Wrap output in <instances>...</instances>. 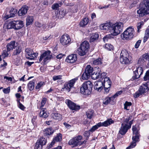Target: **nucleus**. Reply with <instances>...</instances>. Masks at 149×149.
Masks as SVG:
<instances>
[{
  "label": "nucleus",
  "mask_w": 149,
  "mask_h": 149,
  "mask_svg": "<svg viewBox=\"0 0 149 149\" xmlns=\"http://www.w3.org/2000/svg\"><path fill=\"white\" fill-rule=\"evenodd\" d=\"M62 3L61 2L59 3H55L53 4L52 6V8L53 10H57L59 7H60L62 5Z\"/></svg>",
  "instance_id": "obj_37"
},
{
  "label": "nucleus",
  "mask_w": 149,
  "mask_h": 149,
  "mask_svg": "<svg viewBox=\"0 0 149 149\" xmlns=\"http://www.w3.org/2000/svg\"><path fill=\"white\" fill-rule=\"evenodd\" d=\"M26 54L29 56H32L33 55V50L30 48H27L25 50Z\"/></svg>",
  "instance_id": "obj_38"
},
{
  "label": "nucleus",
  "mask_w": 149,
  "mask_h": 149,
  "mask_svg": "<svg viewBox=\"0 0 149 149\" xmlns=\"http://www.w3.org/2000/svg\"><path fill=\"white\" fill-rule=\"evenodd\" d=\"M89 19L87 18H84L80 22L79 25L82 27H84L87 25Z\"/></svg>",
  "instance_id": "obj_27"
},
{
  "label": "nucleus",
  "mask_w": 149,
  "mask_h": 149,
  "mask_svg": "<svg viewBox=\"0 0 149 149\" xmlns=\"http://www.w3.org/2000/svg\"><path fill=\"white\" fill-rule=\"evenodd\" d=\"M130 56L127 52L125 49L123 50L120 53V61L122 64L129 63L131 61Z\"/></svg>",
  "instance_id": "obj_5"
},
{
  "label": "nucleus",
  "mask_w": 149,
  "mask_h": 149,
  "mask_svg": "<svg viewBox=\"0 0 149 149\" xmlns=\"http://www.w3.org/2000/svg\"><path fill=\"white\" fill-rule=\"evenodd\" d=\"M42 146L37 142L34 147L35 149H42Z\"/></svg>",
  "instance_id": "obj_48"
},
{
  "label": "nucleus",
  "mask_w": 149,
  "mask_h": 149,
  "mask_svg": "<svg viewBox=\"0 0 149 149\" xmlns=\"http://www.w3.org/2000/svg\"><path fill=\"white\" fill-rule=\"evenodd\" d=\"M29 8L28 6H24L19 10L18 14L19 16H22L25 15L27 12Z\"/></svg>",
  "instance_id": "obj_19"
},
{
  "label": "nucleus",
  "mask_w": 149,
  "mask_h": 149,
  "mask_svg": "<svg viewBox=\"0 0 149 149\" xmlns=\"http://www.w3.org/2000/svg\"><path fill=\"white\" fill-rule=\"evenodd\" d=\"M40 116L45 118H47L48 116V114L46 112V110L45 109L42 108L40 112Z\"/></svg>",
  "instance_id": "obj_25"
},
{
  "label": "nucleus",
  "mask_w": 149,
  "mask_h": 149,
  "mask_svg": "<svg viewBox=\"0 0 149 149\" xmlns=\"http://www.w3.org/2000/svg\"><path fill=\"white\" fill-rule=\"evenodd\" d=\"M87 51L85 49H83L82 48L79 47L78 49L77 53L79 55L81 56H83L86 54Z\"/></svg>",
  "instance_id": "obj_30"
},
{
  "label": "nucleus",
  "mask_w": 149,
  "mask_h": 149,
  "mask_svg": "<svg viewBox=\"0 0 149 149\" xmlns=\"http://www.w3.org/2000/svg\"><path fill=\"white\" fill-rule=\"evenodd\" d=\"M98 37L99 35L98 34H93L90 38V42H92L98 39Z\"/></svg>",
  "instance_id": "obj_32"
},
{
  "label": "nucleus",
  "mask_w": 149,
  "mask_h": 149,
  "mask_svg": "<svg viewBox=\"0 0 149 149\" xmlns=\"http://www.w3.org/2000/svg\"><path fill=\"white\" fill-rule=\"evenodd\" d=\"M66 103L69 108L72 110H78L80 109V106L77 105L74 103L68 100H66Z\"/></svg>",
  "instance_id": "obj_14"
},
{
  "label": "nucleus",
  "mask_w": 149,
  "mask_h": 149,
  "mask_svg": "<svg viewBox=\"0 0 149 149\" xmlns=\"http://www.w3.org/2000/svg\"><path fill=\"white\" fill-rule=\"evenodd\" d=\"M147 87L144 84L140 86L138 90L134 95V97L136 98L141 95L148 91Z\"/></svg>",
  "instance_id": "obj_9"
},
{
  "label": "nucleus",
  "mask_w": 149,
  "mask_h": 149,
  "mask_svg": "<svg viewBox=\"0 0 149 149\" xmlns=\"http://www.w3.org/2000/svg\"><path fill=\"white\" fill-rule=\"evenodd\" d=\"M102 63L101 59L100 58H98L93 61V64L95 65H100Z\"/></svg>",
  "instance_id": "obj_42"
},
{
  "label": "nucleus",
  "mask_w": 149,
  "mask_h": 149,
  "mask_svg": "<svg viewBox=\"0 0 149 149\" xmlns=\"http://www.w3.org/2000/svg\"><path fill=\"white\" fill-rule=\"evenodd\" d=\"M93 110L89 111L86 112V115L88 118L91 119L93 116Z\"/></svg>",
  "instance_id": "obj_41"
},
{
  "label": "nucleus",
  "mask_w": 149,
  "mask_h": 149,
  "mask_svg": "<svg viewBox=\"0 0 149 149\" xmlns=\"http://www.w3.org/2000/svg\"><path fill=\"white\" fill-rule=\"evenodd\" d=\"M85 72L90 76L93 73V67H91L90 65H88L86 67Z\"/></svg>",
  "instance_id": "obj_24"
},
{
  "label": "nucleus",
  "mask_w": 149,
  "mask_h": 149,
  "mask_svg": "<svg viewBox=\"0 0 149 149\" xmlns=\"http://www.w3.org/2000/svg\"><path fill=\"white\" fill-rule=\"evenodd\" d=\"M89 44L87 41H84L81 44L80 47L82 48L83 49H85L87 51L89 49Z\"/></svg>",
  "instance_id": "obj_23"
},
{
  "label": "nucleus",
  "mask_w": 149,
  "mask_h": 149,
  "mask_svg": "<svg viewBox=\"0 0 149 149\" xmlns=\"http://www.w3.org/2000/svg\"><path fill=\"white\" fill-rule=\"evenodd\" d=\"M54 132L52 128H47L44 130V134L45 136H47L52 134Z\"/></svg>",
  "instance_id": "obj_26"
},
{
  "label": "nucleus",
  "mask_w": 149,
  "mask_h": 149,
  "mask_svg": "<svg viewBox=\"0 0 149 149\" xmlns=\"http://www.w3.org/2000/svg\"><path fill=\"white\" fill-rule=\"evenodd\" d=\"M123 26V24L122 22H117L114 24L111 23L110 32L111 34L107 35L103 38L104 42L107 41L109 39L112 38V36H116L122 32Z\"/></svg>",
  "instance_id": "obj_1"
},
{
  "label": "nucleus",
  "mask_w": 149,
  "mask_h": 149,
  "mask_svg": "<svg viewBox=\"0 0 149 149\" xmlns=\"http://www.w3.org/2000/svg\"><path fill=\"white\" fill-rule=\"evenodd\" d=\"M37 142L43 146L46 144L47 140L44 138L41 137L38 140Z\"/></svg>",
  "instance_id": "obj_36"
},
{
  "label": "nucleus",
  "mask_w": 149,
  "mask_h": 149,
  "mask_svg": "<svg viewBox=\"0 0 149 149\" xmlns=\"http://www.w3.org/2000/svg\"><path fill=\"white\" fill-rule=\"evenodd\" d=\"M21 51V49L20 47H18L17 49H16V50L14 51L13 52V54L14 55H17L19 54Z\"/></svg>",
  "instance_id": "obj_54"
},
{
  "label": "nucleus",
  "mask_w": 149,
  "mask_h": 149,
  "mask_svg": "<svg viewBox=\"0 0 149 149\" xmlns=\"http://www.w3.org/2000/svg\"><path fill=\"white\" fill-rule=\"evenodd\" d=\"M62 76L61 75H55L53 77V79L54 81H56L58 79H62Z\"/></svg>",
  "instance_id": "obj_57"
},
{
  "label": "nucleus",
  "mask_w": 149,
  "mask_h": 149,
  "mask_svg": "<svg viewBox=\"0 0 149 149\" xmlns=\"http://www.w3.org/2000/svg\"><path fill=\"white\" fill-rule=\"evenodd\" d=\"M43 82H40L39 83H38L36 87V89H38L40 88L42 86V85Z\"/></svg>",
  "instance_id": "obj_62"
},
{
  "label": "nucleus",
  "mask_w": 149,
  "mask_h": 149,
  "mask_svg": "<svg viewBox=\"0 0 149 149\" xmlns=\"http://www.w3.org/2000/svg\"><path fill=\"white\" fill-rule=\"evenodd\" d=\"M77 80V78H74L70 80L68 82L65 83L63 88L65 89L68 92L70 91V89L73 86L75 82Z\"/></svg>",
  "instance_id": "obj_13"
},
{
  "label": "nucleus",
  "mask_w": 149,
  "mask_h": 149,
  "mask_svg": "<svg viewBox=\"0 0 149 149\" xmlns=\"http://www.w3.org/2000/svg\"><path fill=\"white\" fill-rule=\"evenodd\" d=\"M35 80H33L32 81H29L28 84V87L30 91L33 90L34 87Z\"/></svg>",
  "instance_id": "obj_35"
},
{
  "label": "nucleus",
  "mask_w": 149,
  "mask_h": 149,
  "mask_svg": "<svg viewBox=\"0 0 149 149\" xmlns=\"http://www.w3.org/2000/svg\"><path fill=\"white\" fill-rule=\"evenodd\" d=\"M24 26L23 21L21 20H14L10 22L6 25L8 29H13L15 30H18Z\"/></svg>",
  "instance_id": "obj_3"
},
{
  "label": "nucleus",
  "mask_w": 149,
  "mask_h": 149,
  "mask_svg": "<svg viewBox=\"0 0 149 149\" xmlns=\"http://www.w3.org/2000/svg\"><path fill=\"white\" fill-rule=\"evenodd\" d=\"M144 23L142 21L140 22L139 23L137 24V32H139L140 31V29L141 28V27L143 25Z\"/></svg>",
  "instance_id": "obj_50"
},
{
  "label": "nucleus",
  "mask_w": 149,
  "mask_h": 149,
  "mask_svg": "<svg viewBox=\"0 0 149 149\" xmlns=\"http://www.w3.org/2000/svg\"><path fill=\"white\" fill-rule=\"evenodd\" d=\"M111 23L107 22L101 24L99 26L100 29L102 30L110 31Z\"/></svg>",
  "instance_id": "obj_15"
},
{
  "label": "nucleus",
  "mask_w": 149,
  "mask_h": 149,
  "mask_svg": "<svg viewBox=\"0 0 149 149\" xmlns=\"http://www.w3.org/2000/svg\"><path fill=\"white\" fill-rule=\"evenodd\" d=\"M100 126H99L98 123L94 126H93L91 129L89 130V131L92 132L94 131L95 130L97 129Z\"/></svg>",
  "instance_id": "obj_49"
},
{
  "label": "nucleus",
  "mask_w": 149,
  "mask_h": 149,
  "mask_svg": "<svg viewBox=\"0 0 149 149\" xmlns=\"http://www.w3.org/2000/svg\"><path fill=\"white\" fill-rule=\"evenodd\" d=\"M132 130L133 134L135 135L132 136V141L136 142L139 141V137L140 136L138 129L135 125L133 126L132 128Z\"/></svg>",
  "instance_id": "obj_11"
},
{
  "label": "nucleus",
  "mask_w": 149,
  "mask_h": 149,
  "mask_svg": "<svg viewBox=\"0 0 149 149\" xmlns=\"http://www.w3.org/2000/svg\"><path fill=\"white\" fill-rule=\"evenodd\" d=\"M132 105V103L130 102H128L126 101L125 103L124 104V109L127 110H129V109H128L127 108L130 106Z\"/></svg>",
  "instance_id": "obj_43"
},
{
  "label": "nucleus",
  "mask_w": 149,
  "mask_h": 149,
  "mask_svg": "<svg viewBox=\"0 0 149 149\" xmlns=\"http://www.w3.org/2000/svg\"><path fill=\"white\" fill-rule=\"evenodd\" d=\"M46 101V99L44 98L42 100L41 103V107H43L45 104Z\"/></svg>",
  "instance_id": "obj_63"
},
{
  "label": "nucleus",
  "mask_w": 149,
  "mask_h": 149,
  "mask_svg": "<svg viewBox=\"0 0 149 149\" xmlns=\"http://www.w3.org/2000/svg\"><path fill=\"white\" fill-rule=\"evenodd\" d=\"M35 25L36 27L41 28V29L43 30L47 29V27L46 24H43L38 22H37L36 23Z\"/></svg>",
  "instance_id": "obj_31"
},
{
  "label": "nucleus",
  "mask_w": 149,
  "mask_h": 149,
  "mask_svg": "<svg viewBox=\"0 0 149 149\" xmlns=\"http://www.w3.org/2000/svg\"><path fill=\"white\" fill-rule=\"evenodd\" d=\"M62 140V134L59 133L57 134L56 136L53 138V140L55 142H56L60 141Z\"/></svg>",
  "instance_id": "obj_39"
},
{
  "label": "nucleus",
  "mask_w": 149,
  "mask_h": 149,
  "mask_svg": "<svg viewBox=\"0 0 149 149\" xmlns=\"http://www.w3.org/2000/svg\"><path fill=\"white\" fill-rule=\"evenodd\" d=\"M67 13V11L65 9H61L58 14V16L59 18H61L64 17Z\"/></svg>",
  "instance_id": "obj_28"
},
{
  "label": "nucleus",
  "mask_w": 149,
  "mask_h": 149,
  "mask_svg": "<svg viewBox=\"0 0 149 149\" xmlns=\"http://www.w3.org/2000/svg\"><path fill=\"white\" fill-rule=\"evenodd\" d=\"M38 53H33V55L32 56H30V57H26V58L30 60H32L34 59L35 57H36L38 55Z\"/></svg>",
  "instance_id": "obj_53"
},
{
  "label": "nucleus",
  "mask_w": 149,
  "mask_h": 149,
  "mask_svg": "<svg viewBox=\"0 0 149 149\" xmlns=\"http://www.w3.org/2000/svg\"><path fill=\"white\" fill-rule=\"evenodd\" d=\"M55 142L53 141V140L52 141L51 143L49 145L47 146V148L48 149H49L52 147L54 145Z\"/></svg>",
  "instance_id": "obj_64"
},
{
  "label": "nucleus",
  "mask_w": 149,
  "mask_h": 149,
  "mask_svg": "<svg viewBox=\"0 0 149 149\" xmlns=\"http://www.w3.org/2000/svg\"><path fill=\"white\" fill-rule=\"evenodd\" d=\"M140 17L149 14V0H146L144 2V6L140 8L137 11Z\"/></svg>",
  "instance_id": "obj_6"
},
{
  "label": "nucleus",
  "mask_w": 149,
  "mask_h": 149,
  "mask_svg": "<svg viewBox=\"0 0 149 149\" xmlns=\"http://www.w3.org/2000/svg\"><path fill=\"white\" fill-rule=\"evenodd\" d=\"M93 84L90 81H88L84 82L80 88V93L84 95H90L92 91Z\"/></svg>",
  "instance_id": "obj_2"
},
{
  "label": "nucleus",
  "mask_w": 149,
  "mask_h": 149,
  "mask_svg": "<svg viewBox=\"0 0 149 149\" xmlns=\"http://www.w3.org/2000/svg\"><path fill=\"white\" fill-rule=\"evenodd\" d=\"M145 62L144 59L143 58L142 56L140 57L138 61V64L139 65H141L142 64H143Z\"/></svg>",
  "instance_id": "obj_46"
},
{
  "label": "nucleus",
  "mask_w": 149,
  "mask_h": 149,
  "mask_svg": "<svg viewBox=\"0 0 149 149\" xmlns=\"http://www.w3.org/2000/svg\"><path fill=\"white\" fill-rule=\"evenodd\" d=\"M114 99L113 96L106 98L103 102V104L105 105H107L111 101H113Z\"/></svg>",
  "instance_id": "obj_33"
},
{
  "label": "nucleus",
  "mask_w": 149,
  "mask_h": 149,
  "mask_svg": "<svg viewBox=\"0 0 149 149\" xmlns=\"http://www.w3.org/2000/svg\"><path fill=\"white\" fill-rule=\"evenodd\" d=\"M143 70L142 67H138L136 68V70L134 71V75L132 79L134 80L139 78L141 74H143Z\"/></svg>",
  "instance_id": "obj_12"
},
{
  "label": "nucleus",
  "mask_w": 149,
  "mask_h": 149,
  "mask_svg": "<svg viewBox=\"0 0 149 149\" xmlns=\"http://www.w3.org/2000/svg\"><path fill=\"white\" fill-rule=\"evenodd\" d=\"M123 93V91H120L117 92L114 95H113V98L114 99L116 97L118 96L119 95H120L121 94Z\"/></svg>",
  "instance_id": "obj_59"
},
{
  "label": "nucleus",
  "mask_w": 149,
  "mask_h": 149,
  "mask_svg": "<svg viewBox=\"0 0 149 149\" xmlns=\"http://www.w3.org/2000/svg\"><path fill=\"white\" fill-rule=\"evenodd\" d=\"M82 139V136L81 135L76 136L71 139L69 141L68 144L69 145L72 146L73 147L80 146L83 144L85 142H86L85 141H81Z\"/></svg>",
  "instance_id": "obj_7"
},
{
  "label": "nucleus",
  "mask_w": 149,
  "mask_h": 149,
  "mask_svg": "<svg viewBox=\"0 0 149 149\" xmlns=\"http://www.w3.org/2000/svg\"><path fill=\"white\" fill-rule=\"evenodd\" d=\"M142 57L145 62L146 61H149V54L146 53L143 55Z\"/></svg>",
  "instance_id": "obj_45"
},
{
  "label": "nucleus",
  "mask_w": 149,
  "mask_h": 149,
  "mask_svg": "<svg viewBox=\"0 0 149 149\" xmlns=\"http://www.w3.org/2000/svg\"><path fill=\"white\" fill-rule=\"evenodd\" d=\"M90 76L85 72L82 75L81 77L83 79L86 80L88 79Z\"/></svg>",
  "instance_id": "obj_44"
},
{
  "label": "nucleus",
  "mask_w": 149,
  "mask_h": 149,
  "mask_svg": "<svg viewBox=\"0 0 149 149\" xmlns=\"http://www.w3.org/2000/svg\"><path fill=\"white\" fill-rule=\"evenodd\" d=\"M3 92L7 94L9 93L10 91V87H8L7 88H4L3 90Z\"/></svg>",
  "instance_id": "obj_58"
},
{
  "label": "nucleus",
  "mask_w": 149,
  "mask_h": 149,
  "mask_svg": "<svg viewBox=\"0 0 149 149\" xmlns=\"http://www.w3.org/2000/svg\"><path fill=\"white\" fill-rule=\"evenodd\" d=\"M134 32V30L133 27H129L127 28L121 35L122 39L129 40L132 38Z\"/></svg>",
  "instance_id": "obj_4"
},
{
  "label": "nucleus",
  "mask_w": 149,
  "mask_h": 149,
  "mask_svg": "<svg viewBox=\"0 0 149 149\" xmlns=\"http://www.w3.org/2000/svg\"><path fill=\"white\" fill-rule=\"evenodd\" d=\"M8 52L7 50L6 51V50L3 51L1 54V56L3 58H4L8 56L9 54L8 53Z\"/></svg>",
  "instance_id": "obj_51"
},
{
  "label": "nucleus",
  "mask_w": 149,
  "mask_h": 149,
  "mask_svg": "<svg viewBox=\"0 0 149 149\" xmlns=\"http://www.w3.org/2000/svg\"><path fill=\"white\" fill-rule=\"evenodd\" d=\"M71 39L69 36L67 34L62 36L60 39V43L63 45L69 44L71 42Z\"/></svg>",
  "instance_id": "obj_10"
},
{
  "label": "nucleus",
  "mask_w": 149,
  "mask_h": 149,
  "mask_svg": "<svg viewBox=\"0 0 149 149\" xmlns=\"http://www.w3.org/2000/svg\"><path fill=\"white\" fill-rule=\"evenodd\" d=\"M143 79L145 81L149 79V69L146 72L145 75L143 77Z\"/></svg>",
  "instance_id": "obj_52"
},
{
  "label": "nucleus",
  "mask_w": 149,
  "mask_h": 149,
  "mask_svg": "<svg viewBox=\"0 0 149 149\" xmlns=\"http://www.w3.org/2000/svg\"><path fill=\"white\" fill-rule=\"evenodd\" d=\"M51 52L49 51H45L40 56L39 59V62H41L43 60V63H46L48 62L52 58V56L50 55Z\"/></svg>",
  "instance_id": "obj_8"
},
{
  "label": "nucleus",
  "mask_w": 149,
  "mask_h": 149,
  "mask_svg": "<svg viewBox=\"0 0 149 149\" xmlns=\"http://www.w3.org/2000/svg\"><path fill=\"white\" fill-rule=\"evenodd\" d=\"M33 21V18L32 16H28L26 19V25H29L32 24Z\"/></svg>",
  "instance_id": "obj_34"
},
{
  "label": "nucleus",
  "mask_w": 149,
  "mask_h": 149,
  "mask_svg": "<svg viewBox=\"0 0 149 149\" xmlns=\"http://www.w3.org/2000/svg\"><path fill=\"white\" fill-rule=\"evenodd\" d=\"M18 102L19 103L18 105L19 107L21 110H24L25 108V107L19 101H18Z\"/></svg>",
  "instance_id": "obj_60"
},
{
  "label": "nucleus",
  "mask_w": 149,
  "mask_h": 149,
  "mask_svg": "<svg viewBox=\"0 0 149 149\" xmlns=\"http://www.w3.org/2000/svg\"><path fill=\"white\" fill-rule=\"evenodd\" d=\"M105 48L109 50H111L113 49V47L111 44H106L105 45Z\"/></svg>",
  "instance_id": "obj_47"
},
{
  "label": "nucleus",
  "mask_w": 149,
  "mask_h": 149,
  "mask_svg": "<svg viewBox=\"0 0 149 149\" xmlns=\"http://www.w3.org/2000/svg\"><path fill=\"white\" fill-rule=\"evenodd\" d=\"M17 12V10L13 8H11L9 11L10 14L13 17H15V14H16Z\"/></svg>",
  "instance_id": "obj_40"
},
{
  "label": "nucleus",
  "mask_w": 149,
  "mask_h": 149,
  "mask_svg": "<svg viewBox=\"0 0 149 149\" xmlns=\"http://www.w3.org/2000/svg\"><path fill=\"white\" fill-rule=\"evenodd\" d=\"M129 128L127 127V124L123 123L119 131V133L122 135H124L127 132Z\"/></svg>",
  "instance_id": "obj_18"
},
{
  "label": "nucleus",
  "mask_w": 149,
  "mask_h": 149,
  "mask_svg": "<svg viewBox=\"0 0 149 149\" xmlns=\"http://www.w3.org/2000/svg\"><path fill=\"white\" fill-rule=\"evenodd\" d=\"M111 81H109V82H104L103 84V87H110L111 85Z\"/></svg>",
  "instance_id": "obj_56"
},
{
  "label": "nucleus",
  "mask_w": 149,
  "mask_h": 149,
  "mask_svg": "<svg viewBox=\"0 0 149 149\" xmlns=\"http://www.w3.org/2000/svg\"><path fill=\"white\" fill-rule=\"evenodd\" d=\"M94 88L98 91H101L103 87V84L101 81H97L94 84Z\"/></svg>",
  "instance_id": "obj_16"
},
{
  "label": "nucleus",
  "mask_w": 149,
  "mask_h": 149,
  "mask_svg": "<svg viewBox=\"0 0 149 149\" xmlns=\"http://www.w3.org/2000/svg\"><path fill=\"white\" fill-rule=\"evenodd\" d=\"M51 116L53 118L58 121L61 120L62 119V115L57 112L52 113Z\"/></svg>",
  "instance_id": "obj_22"
},
{
  "label": "nucleus",
  "mask_w": 149,
  "mask_h": 149,
  "mask_svg": "<svg viewBox=\"0 0 149 149\" xmlns=\"http://www.w3.org/2000/svg\"><path fill=\"white\" fill-rule=\"evenodd\" d=\"M141 40H139L136 42L134 46V47L136 48H137L139 47L141 44Z\"/></svg>",
  "instance_id": "obj_61"
},
{
  "label": "nucleus",
  "mask_w": 149,
  "mask_h": 149,
  "mask_svg": "<svg viewBox=\"0 0 149 149\" xmlns=\"http://www.w3.org/2000/svg\"><path fill=\"white\" fill-rule=\"evenodd\" d=\"M15 43V41H12L8 44L6 46L7 49L8 51H10L11 50H13V48H15L16 47Z\"/></svg>",
  "instance_id": "obj_21"
},
{
  "label": "nucleus",
  "mask_w": 149,
  "mask_h": 149,
  "mask_svg": "<svg viewBox=\"0 0 149 149\" xmlns=\"http://www.w3.org/2000/svg\"><path fill=\"white\" fill-rule=\"evenodd\" d=\"M114 121L111 119H107L103 123L100 122L98 123L99 126L107 127L113 123Z\"/></svg>",
  "instance_id": "obj_20"
},
{
  "label": "nucleus",
  "mask_w": 149,
  "mask_h": 149,
  "mask_svg": "<svg viewBox=\"0 0 149 149\" xmlns=\"http://www.w3.org/2000/svg\"><path fill=\"white\" fill-rule=\"evenodd\" d=\"M101 71L98 70L96 73H95V72H94V73H93L91 75L92 79H96L100 78V74H101Z\"/></svg>",
  "instance_id": "obj_29"
},
{
  "label": "nucleus",
  "mask_w": 149,
  "mask_h": 149,
  "mask_svg": "<svg viewBox=\"0 0 149 149\" xmlns=\"http://www.w3.org/2000/svg\"><path fill=\"white\" fill-rule=\"evenodd\" d=\"M136 142L132 141V142L130 144V145L127 147L126 149H130L134 148L136 146Z\"/></svg>",
  "instance_id": "obj_55"
},
{
  "label": "nucleus",
  "mask_w": 149,
  "mask_h": 149,
  "mask_svg": "<svg viewBox=\"0 0 149 149\" xmlns=\"http://www.w3.org/2000/svg\"><path fill=\"white\" fill-rule=\"evenodd\" d=\"M77 58V56L76 54H71L67 57L66 61L68 63H73L76 61Z\"/></svg>",
  "instance_id": "obj_17"
}]
</instances>
